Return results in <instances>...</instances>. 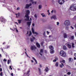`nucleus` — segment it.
Returning a JSON list of instances; mask_svg holds the SVG:
<instances>
[{"label":"nucleus","instance_id":"nucleus-45","mask_svg":"<svg viewBox=\"0 0 76 76\" xmlns=\"http://www.w3.org/2000/svg\"><path fill=\"white\" fill-rule=\"evenodd\" d=\"M10 48V46H7V48Z\"/></svg>","mask_w":76,"mask_h":76},{"label":"nucleus","instance_id":"nucleus-4","mask_svg":"<svg viewBox=\"0 0 76 76\" xmlns=\"http://www.w3.org/2000/svg\"><path fill=\"white\" fill-rule=\"evenodd\" d=\"M60 56H62V57H64L66 56V53L64 51L62 50L60 53Z\"/></svg>","mask_w":76,"mask_h":76},{"label":"nucleus","instance_id":"nucleus-14","mask_svg":"<svg viewBox=\"0 0 76 76\" xmlns=\"http://www.w3.org/2000/svg\"><path fill=\"white\" fill-rule=\"evenodd\" d=\"M15 15H16V18H18L19 16V12H18L17 14H16Z\"/></svg>","mask_w":76,"mask_h":76},{"label":"nucleus","instance_id":"nucleus-49","mask_svg":"<svg viewBox=\"0 0 76 76\" xmlns=\"http://www.w3.org/2000/svg\"><path fill=\"white\" fill-rule=\"evenodd\" d=\"M0 72H2V69L1 68L0 69Z\"/></svg>","mask_w":76,"mask_h":76},{"label":"nucleus","instance_id":"nucleus-3","mask_svg":"<svg viewBox=\"0 0 76 76\" xmlns=\"http://www.w3.org/2000/svg\"><path fill=\"white\" fill-rule=\"evenodd\" d=\"M64 24L66 26H67L69 25H70V22L69 20H67L65 21L64 22Z\"/></svg>","mask_w":76,"mask_h":76},{"label":"nucleus","instance_id":"nucleus-19","mask_svg":"<svg viewBox=\"0 0 76 76\" xmlns=\"http://www.w3.org/2000/svg\"><path fill=\"white\" fill-rule=\"evenodd\" d=\"M43 53V50L42 49H41L40 50V54L42 56V53Z\"/></svg>","mask_w":76,"mask_h":76},{"label":"nucleus","instance_id":"nucleus-51","mask_svg":"<svg viewBox=\"0 0 76 76\" xmlns=\"http://www.w3.org/2000/svg\"><path fill=\"white\" fill-rule=\"evenodd\" d=\"M1 50L2 51V52H4V51L3 50V48L1 49Z\"/></svg>","mask_w":76,"mask_h":76},{"label":"nucleus","instance_id":"nucleus-44","mask_svg":"<svg viewBox=\"0 0 76 76\" xmlns=\"http://www.w3.org/2000/svg\"><path fill=\"white\" fill-rule=\"evenodd\" d=\"M38 69H39V73H41V69H39V68Z\"/></svg>","mask_w":76,"mask_h":76},{"label":"nucleus","instance_id":"nucleus-53","mask_svg":"<svg viewBox=\"0 0 76 76\" xmlns=\"http://www.w3.org/2000/svg\"><path fill=\"white\" fill-rule=\"evenodd\" d=\"M15 28H14V29H12V30L13 31H15Z\"/></svg>","mask_w":76,"mask_h":76},{"label":"nucleus","instance_id":"nucleus-7","mask_svg":"<svg viewBox=\"0 0 76 76\" xmlns=\"http://www.w3.org/2000/svg\"><path fill=\"white\" fill-rule=\"evenodd\" d=\"M36 49L37 48H36L35 45H32L31 47V50L35 51Z\"/></svg>","mask_w":76,"mask_h":76},{"label":"nucleus","instance_id":"nucleus-37","mask_svg":"<svg viewBox=\"0 0 76 76\" xmlns=\"http://www.w3.org/2000/svg\"><path fill=\"white\" fill-rule=\"evenodd\" d=\"M34 16L35 18H37V14H35L34 15Z\"/></svg>","mask_w":76,"mask_h":76},{"label":"nucleus","instance_id":"nucleus-41","mask_svg":"<svg viewBox=\"0 0 76 76\" xmlns=\"http://www.w3.org/2000/svg\"><path fill=\"white\" fill-rule=\"evenodd\" d=\"M56 61H57V60L56 59H55L53 60V62H56Z\"/></svg>","mask_w":76,"mask_h":76},{"label":"nucleus","instance_id":"nucleus-6","mask_svg":"<svg viewBox=\"0 0 76 76\" xmlns=\"http://www.w3.org/2000/svg\"><path fill=\"white\" fill-rule=\"evenodd\" d=\"M50 19H54L55 20H57V19L56 15H54L52 16H51L50 17Z\"/></svg>","mask_w":76,"mask_h":76},{"label":"nucleus","instance_id":"nucleus-58","mask_svg":"<svg viewBox=\"0 0 76 76\" xmlns=\"http://www.w3.org/2000/svg\"><path fill=\"white\" fill-rule=\"evenodd\" d=\"M55 58L56 59V60H58V58H57V57H56Z\"/></svg>","mask_w":76,"mask_h":76},{"label":"nucleus","instance_id":"nucleus-23","mask_svg":"<svg viewBox=\"0 0 76 76\" xmlns=\"http://www.w3.org/2000/svg\"><path fill=\"white\" fill-rule=\"evenodd\" d=\"M45 31H44L43 34V35L44 36V37H47V36H46L45 34Z\"/></svg>","mask_w":76,"mask_h":76},{"label":"nucleus","instance_id":"nucleus-34","mask_svg":"<svg viewBox=\"0 0 76 76\" xmlns=\"http://www.w3.org/2000/svg\"><path fill=\"white\" fill-rule=\"evenodd\" d=\"M31 42H34V39L32 38H31L30 39Z\"/></svg>","mask_w":76,"mask_h":76},{"label":"nucleus","instance_id":"nucleus-56","mask_svg":"<svg viewBox=\"0 0 76 76\" xmlns=\"http://www.w3.org/2000/svg\"><path fill=\"white\" fill-rule=\"evenodd\" d=\"M15 23L16 24H17V25H18V23L16 22H15Z\"/></svg>","mask_w":76,"mask_h":76},{"label":"nucleus","instance_id":"nucleus-60","mask_svg":"<svg viewBox=\"0 0 76 76\" xmlns=\"http://www.w3.org/2000/svg\"><path fill=\"white\" fill-rule=\"evenodd\" d=\"M32 25H33V26H34L35 25V24H34V23H33Z\"/></svg>","mask_w":76,"mask_h":76},{"label":"nucleus","instance_id":"nucleus-64","mask_svg":"<svg viewBox=\"0 0 76 76\" xmlns=\"http://www.w3.org/2000/svg\"><path fill=\"white\" fill-rule=\"evenodd\" d=\"M75 28L76 29V24L75 25Z\"/></svg>","mask_w":76,"mask_h":76},{"label":"nucleus","instance_id":"nucleus-25","mask_svg":"<svg viewBox=\"0 0 76 76\" xmlns=\"http://www.w3.org/2000/svg\"><path fill=\"white\" fill-rule=\"evenodd\" d=\"M39 9H41L42 7V6L41 5H39Z\"/></svg>","mask_w":76,"mask_h":76},{"label":"nucleus","instance_id":"nucleus-50","mask_svg":"<svg viewBox=\"0 0 76 76\" xmlns=\"http://www.w3.org/2000/svg\"><path fill=\"white\" fill-rule=\"evenodd\" d=\"M71 28L72 29H74V28L73 27V26H71Z\"/></svg>","mask_w":76,"mask_h":76},{"label":"nucleus","instance_id":"nucleus-61","mask_svg":"<svg viewBox=\"0 0 76 76\" xmlns=\"http://www.w3.org/2000/svg\"><path fill=\"white\" fill-rule=\"evenodd\" d=\"M74 55H75V57H76V53H75Z\"/></svg>","mask_w":76,"mask_h":76},{"label":"nucleus","instance_id":"nucleus-28","mask_svg":"<svg viewBox=\"0 0 76 76\" xmlns=\"http://www.w3.org/2000/svg\"><path fill=\"white\" fill-rule=\"evenodd\" d=\"M61 63H65V60H63L62 61H61Z\"/></svg>","mask_w":76,"mask_h":76},{"label":"nucleus","instance_id":"nucleus-29","mask_svg":"<svg viewBox=\"0 0 76 76\" xmlns=\"http://www.w3.org/2000/svg\"><path fill=\"white\" fill-rule=\"evenodd\" d=\"M69 62H70V61H72V58H69Z\"/></svg>","mask_w":76,"mask_h":76},{"label":"nucleus","instance_id":"nucleus-22","mask_svg":"<svg viewBox=\"0 0 76 76\" xmlns=\"http://www.w3.org/2000/svg\"><path fill=\"white\" fill-rule=\"evenodd\" d=\"M61 64L60 65V67H61V68H63V66H64V65H63V63H61Z\"/></svg>","mask_w":76,"mask_h":76},{"label":"nucleus","instance_id":"nucleus-59","mask_svg":"<svg viewBox=\"0 0 76 76\" xmlns=\"http://www.w3.org/2000/svg\"><path fill=\"white\" fill-rule=\"evenodd\" d=\"M0 58H1V54H0Z\"/></svg>","mask_w":76,"mask_h":76},{"label":"nucleus","instance_id":"nucleus-15","mask_svg":"<svg viewBox=\"0 0 76 76\" xmlns=\"http://www.w3.org/2000/svg\"><path fill=\"white\" fill-rule=\"evenodd\" d=\"M48 70H49V69L48 67H47L45 69V72H48Z\"/></svg>","mask_w":76,"mask_h":76},{"label":"nucleus","instance_id":"nucleus-8","mask_svg":"<svg viewBox=\"0 0 76 76\" xmlns=\"http://www.w3.org/2000/svg\"><path fill=\"white\" fill-rule=\"evenodd\" d=\"M64 0H59L58 3L60 4H62L63 3H64Z\"/></svg>","mask_w":76,"mask_h":76},{"label":"nucleus","instance_id":"nucleus-13","mask_svg":"<svg viewBox=\"0 0 76 76\" xmlns=\"http://www.w3.org/2000/svg\"><path fill=\"white\" fill-rule=\"evenodd\" d=\"M49 48L50 49V50H53L54 49V48L53 47V46L52 45H50L49 46Z\"/></svg>","mask_w":76,"mask_h":76},{"label":"nucleus","instance_id":"nucleus-18","mask_svg":"<svg viewBox=\"0 0 76 76\" xmlns=\"http://www.w3.org/2000/svg\"><path fill=\"white\" fill-rule=\"evenodd\" d=\"M36 44V45H37V47L38 48H40V45H39V43H37Z\"/></svg>","mask_w":76,"mask_h":76},{"label":"nucleus","instance_id":"nucleus-26","mask_svg":"<svg viewBox=\"0 0 76 76\" xmlns=\"http://www.w3.org/2000/svg\"><path fill=\"white\" fill-rule=\"evenodd\" d=\"M72 48H74V47H75V43H72Z\"/></svg>","mask_w":76,"mask_h":76},{"label":"nucleus","instance_id":"nucleus-43","mask_svg":"<svg viewBox=\"0 0 76 76\" xmlns=\"http://www.w3.org/2000/svg\"><path fill=\"white\" fill-rule=\"evenodd\" d=\"M3 61H7V60H6V59L5 58H4V59Z\"/></svg>","mask_w":76,"mask_h":76},{"label":"nucleus","instance_id":"nucleus-5","mask_svg":"<svg viewBox=\"0 0 76 76\" xmlns=\"http://www.w3.org/2000/svg\"><path fill=\"white\" fill-rule=\"evenodd\" d=\"M6 21V19L4 18L3 17H1L0 18V22H4V23Z\"/></svg>","mask_w":76,"mask_h":76},{"label":"nucleus","instance_id":"nucleus-24","mask_svg":"<svg viewBox=\"0 0 76 76\" xmlns=\"http://www.w3.org/2000/svg\"><path fill=\"white\" fill-rule=\"evenodd\" d=\"M32 59L34 60V61H35V62L36 63V64H37V60H36V59H35V58H34V57H32Z\"/></svg>","mask_w":76,"mask_h":76},{"label":"nucleus","instance_id":"nucleus-38","mask_svg":"<svg viewBox=\"0 0 76 76\" xmlns=\"http://www.w3.org/2000/svg\"><path fill=\"white\" fill-rule=\"evenodd\" d=\"M7 64H10V60H8L7 61Z\"/></svg>","mask_w":76,"mask_h":76},{"label":"nucleus","instance_id":"nucleus-54","mask_svg":"<svg viewBox=\"0 0 76 76\" xmlns=\"http://www.w3.org/2000/svg\"><path fill=\"white\" fill-rule=\"evenodd\" d=\"M6 44V42H4L3 43V45H4V44Z\"/></svg>","mask_w":76,"mask_h":76},{"label":"nucleus","instance_id":"nucleus-57","mask_svg":"<svg viewBox=\"0 0 76 76\" xmlns=\"http://www.w3.org/2000/svg\"><path fill=\"white\" fill-rule=\"evenodd\" d=\"M33 38L34 39H35V37H33Z\"/></svg>","mask_w":76,"mask_h":76},{"label":"nucleus","instance_id":"nucleus-27","mask_svg":"<svg viewBox=\"0 0 76 76\" xmlns=\"http://www.w3.org/2000/svg\"><path fill=\"white\" fill-rule=\"evenodd\" d=\"M55 66L56 67H58V62H56L55 64Z\"/></svg>","mask_w":76,"mask_h":76},{"label":"nucleus","instance_id":"nucleus-17","mask_svg":"<svg viewBox=\"0 0 76 76\" xmlns=\"http://www.w3.org/2000/svg\"><path fill=\"white\" fill-rule=\"evenodd\" d=\"M41 15L42 16V17H43V18H44V17H46V16L44 13H41Z\"/></svg>","mask_w":76,"mask_h":76},{"label":"nucleus","instance_id":"nucleus-16","mask_svg":"<svg viewBox=\"0 0 76 76\" xmlns=\"http://www.w3.org/2000/svg\"><path fill=\"white\" fill-rule=\"evenodd\" d=\"M50 53H51V54H53V53H54V50H53V49L50 50Z\"/></svg>","mask_w":76,"mask_h":76},{"label":"nucleus","instance_id":"nucleus-48","mask_svg":"<svg viewBox=\"0 0 76 76\" xmlns=\"http://www.w3.org/2000/svg\"><path fill=\"white\" fill-rule=\"evenodd\" d=\"M11 76H13V73H12L11 74Z\"/></svg>","mask_w":76,"mask_h":76},{"label":"nucleus","instance_id":"nucleus-32","mask_svg":"<svg viewBox=\"0 0 76 76\" xmlns=\"http://www.w3.org/2000/svg\"><path fill=\"white\" fill-rule=\"evenodd\" d=\"M14 29L15 30V31H16L17 32H18V30L16 28H15Z\"/></svg>","mask_w":76,"mask_h":76},{"label":"nucleus","instance_id":"nucleus-40","mask_svg":"<svg viewBox=\"0 0 76 76\" xmlns=\"http://www.w3.org/2000/svg\"><path fill=\"white\" fill-rule=\"evenodd\" d=\"M0 75H1V76H2V75H3V72H1V73H0Z\"/></svg>","mask_w":76,"mask_h":76},{"label":"nucleus","instance_id":"nucleus-52","mask_svg":"<svg viewBox=\"0 0 76 76\" xmlns=\"http://www.w3.org/2000/svg\"><path fill=\"white\" fill-rule=\"evenodd\" d=\"M30 2H33V0H30Z\"/></svg>","mask_w":76,"mask_h":76},{"label":"nucleus","instance_id":"nucleus-33","mask_svg":"<svg viewBox=\"0 0 76 76\" xmlns=\"http://www.w3.org/2000/svg\"><path fill=\"white\" fill-rule=\"evenodd\" d=\"M71 74V72H68L67 73V75H70Z\"/></svg>","mask_w":76,"mask_h":76},{"label":"nucleus","instance_id":"nucleus-12","mask_svg":"<svg viewBox=\"0 0 76 76\" xmlns=\"http://www.w3.org/2000/svg\"><path fill=\"white\" fill-rule=\"evenodd\" d=\"M66 45H67L68 47V48H71L72 46H71V45L69 44L66 43Z\"/></svg>","mask_w":76,"mask_h":76},{"label":"nucleus","instance_id":"nucleus-21","mask_svg":"<svg viewBox=\"0 0 76 76\" xmlns=\"http://www.w3.org/2000/svg\"><path fill=\"white\" fill-rule=\"evenodd\" d=\"M64 37L65 38H67V34H66V33H64Z\"/></svg>","mask_w":76,"mask_h":76},{"label":"nucleus","instance_id":"nucleus-20","mask_svg":"<svg viewBox=\"0 0 76 76\" xmlns=\"http://www.w3.org/2000/svg\"><path fill=\"white\" fill-rule=\"evenodd\" d=\"M63 49L64 50H65L67 49V47H66V46L65 45L63 46Z\"/></svg>","mask_w":76,"mask_h":76},{"label":"nucleus","instance_id":"nucleus-46","mask_svg":"<svg viewBox=\"0 0 76 76\" xmlns=\"http://www.w3.org/2000/svg\"><path fill=\"white\" fill-rule=\"evenodd\" d=\"M47 33L48 34V35L50 34V32H48V31H47Z\"/></svg>","mask_w":76,"mask_h":76},{"label":"nucleus","instance_id":"nucleus-10","mask_svg":"<svg viewBox=\"0 0 76 76\" xmlns=\"http://www.w3.org/2000/svg\"><path fill=\"white\" fill-rule=\"evenodd\" d=\"M32 5V4L30 3L29 4H26V9H28V8H29Z\"/></svg>","mask_w":76,"mask_h":76},{"label":"nucleus","instance_id":"nucleus-11","mask_svg":"<svg viewBox=\"0 0 76 76\" xmlns=\"http://www.w3.org/2000/svg\"><path fill=\"white\" fill-rule=\"evenodd\" d=\"M31 22H28L27 23V25L29 27L31 25Z\"/></svg>","mask_w":76,"mask_h":76},{"label":"nucleus","instance_id":"nucleus-1","mask_svg":"<svg viewBox=\"0 0 76 76\" xmlns=\"http://www.w3.org/2000/svg\"><path fill=\"white\" fill-rule=\"evenodd\" d=\"M26 12L25 17L27 18L25 19V20L27 21H29V13H30V11H29V10H26Z\"/></svg>","mask_w":76,"mask_h":76},{"label":"nucleus","instance_id":"nucleus-62","mask_svg":"<svg viewBox=\"0 0 76 76\" xmlns=\"http://www.w3.org/2000/svg\"><path fill=\"white\" fill-rule=\"evenodd\" d=\"M74 60H76V58L75 57L74 58Z\"/></svg>","mask_w":76,"mask_h":76},{"label":"nucleus","instance_id":"nucleus-9","mask_svg":"<svg viewBox=\"0 0 76 76\" xmlns=\"http://www.w3.org/2000/svg\"><path fill=\"white\" fill-rule=\"evenodd\" d=\"M32 33L34 34H36V35H38V33L37 32H35V31L33 28H32Z\"/></svg>","mask_w":76,"mask_h":76},{"label":"nucleus","instance_id":"nucleus-42","mask_svg":"<svg viewBox=\"0 0 76 76\" xmlns=\"http://www.w3.org/2000/svg\"><path fill=\"white\" fill-rule=\"evenodd\" d=\"M10 69L11 70H12V66H10Z\"/></svg>","mask_w":76,"mask_h":76},{"label":"nucleus","instance_id":"nucleus-35","mask_svg":"<svg viewBox=\"0 0 76 76\" xmlns=\"http://www.w3.org/2000/svg\"><path fill=\"white\" fill-rule=\"evenodd\" d=\"M66 30H67L69 29V27H66L65 28Z\"/></svg>","mask_w":76,"mask_h":76},{"label":"nucleus","instance_id":"nucleus-39","mask_svg":"<svg viewBox=\"0 0 76 76\" xmlns=\"http://www.w3.org/2000/svg\"><path fill=\"white\" fill-rule=\"evenodd\" d=\"M57 25L58 26V25H59V22H57Z\"/></svg>","mask_w":76,"mask_h":76},{"label":"nucleus","instance_id":"nucleus-31","mask_svg":"<svg viewBox=\"0 0 76 76\" xmlns=\"http://www.w3.org/2000/svg\"><path fill=\"white\" fill-rule=\"evenodd\" d=\"M32 34V33L31 32V31H29V34L28 35V36H31Z\"/></svg>","mask_w":76,"mask_h":76},{"label":"nucleus","instance_id":"nucleus-63","mask_svg":"<svg viewBox=\"0 0 76 76\" xmlns=\"http://www.w3.org/2000/svg\"><path fill=\"white\" fill-rule=\"evenodd\" d=\"M40 67H42V66H41V65H40Z\"/></svg>","mask_w":76,"mask_h":76},{"label":"nucleus","instance_id":"nucleus-36","mask_svg":"<svg viewBox=\"0 0 76 76\" xmlns=\"http://www.w3.org/2000/svg\"><path fill=\"white\" fill-rule=\"evenodd\" d=\"M71 38L72 39H74V36H71Z\"/></svg>","mask_w":76,"mask_h":76},{"label":"nucleus","instance_id":"nucleus-30","mask_svg":"<svg viewBox=\"0 0 76 76\" xmlns=\"http://www.w3.org/2000/svg\"><path fill=\"white\" fill-rule=\"evenodd\" d=\"M32 3L33 4H36L37 3V2L36 1H34V2H32Z\"/></svg>","mask_w":76,"mask_h":76},{"label":"nucleus","instance_id":"nucleus-55","mask_svg":"<svg viewBox=\"0 0 76 76\" xmlns=\"http://www.w3.org/2000/svg\"><path fill=\"white\" fill-rule=\"evenodd\" d=\"M22 21V20H19V23H20V22Z\"/></svg>","mask_w":76,"mask_h":76},{"label":"nucleus","instance_id":"nucleus-47","mask_svg":"<svg viewBox=\"0 0 76 76\" xmlns=\"http://www.w3.org/2000/svg\"><path fill=\"white\" fill-rule=\"evenodd\" d=\"M29 72H30V70H28L27 72V74H29Z\"/></svg>","mask_w":76,"mask_h":76},{"label":"nucleus","instance_id":"nucleus-2","mask_svg":"<svg viewBox=\"0 0 76 76\" xmlns=\"http://www.w3.org/2000/svg\"><path fill=\"white\" fill-rule=\"evenodd\" d=\"M70 9L72 11H75L76 10V4H74L72 5L71 6Z\"/></svg>","mask_w":76,"mask_h":76}]
</instances>
